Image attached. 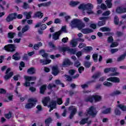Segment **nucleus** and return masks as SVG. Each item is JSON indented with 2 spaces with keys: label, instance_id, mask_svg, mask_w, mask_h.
I'll return each instance as SVG.
<instances>
[{
  "label": "nucleus",
  "instance_id": "1",
  "mask_svg": "<svg viewBox=\"0 0 126 126\" xmlns=\"http://www.w3.org/2000/svg\"><path fill=\"white\" fill-rule=\"evenodd\" d=\"M94 8V6L91 3L82 4L78 6L79 9L83 10V13H84V14L85 12H87L88 14H93V11L91 9H93Z\"/></svg>",
  "mask_w": 126,
  "mask_h": 126
},
{
  "label": "nucleus",
  "instance_id": "2",
  "mask_svg": "<svg viewBox=\"0 0 126 126\" xmlns=\"http://www.w3.org/2000/svg\"><path fill=\"white\" fill-rule=\"evenodd\" d=\"M70 25L72 28L77 27L79 29V30L85 27V24L84 23H82V21L78 19L73 20L70 24Z\"/></svg>",
  "mask_w": 126,
  "mask_h": 126
},
{
  "label": "nucleus",
  "instance_id": "3",
  "mask_svg": "<svg viewBox=\"0 0 126 126\" xmlns=\"http://www.w3.org/2000/svg\"><path fill=\"white\" fill-rule=\"evenodd\" d=\"M101 96L97 95H91L85 98V100L86 102H91L92 103L93 101L94 102H99L101 101Z\"/></svg>",
  "mask_w": 126,
  "mask_h": 126
},
{
  "label": "nucleus",
  "instance_id": "4",
  "mask_svg": "<svg viewBox=\"0 0 126 126\" xmlns=\"http://www.w3.org/2000/svg\"><path fill=\"white\" fill-rule=\"evenodd\" d=\"M28 102H29V103L27 104L25 106L26 109H30L33 108V107H35V106H36L37 99L35 98H31L29 99Z\"/></svg>",
  "mask_w": 126,
  "mask_h": 126
},
{
  "label": "nucleus",
  "instance_id": "5",
  "mask_svg": "<svg viewBox=\"0 0 126 126\" xmlns=\"http://www.w3.org/2000/svg\"><path fill=\"white\" fill-rule=\"evenodd\" d=\"M97 114L96 108L94 106L91 107L89 110H87L86 116H91L92 117H95Z\"/></svg>",
  "mask_w": 126,
  "mask_h": 126
},
{
  "label": "nucleus",
  "instance_id": "6",
  "mask_svg": "<svg viewBox=\"0 0 126 126\" xmlns=\"http://www.w3.org/2000/svg\"><path fill=\"white\" fill-rule=\"evenodd\" d=\"M25 79L26 82L24 84V86H26V87H27L28 86H30V82L29 81H34V80H36V77L25 76Z\"/></svg>",
  "mask_w": 126,
  "mask_h": 126
},
{
  "label": "nucleus",
  "instance_id": "7",
  "mask_svg": "<svg viewBox=\"0 0 126 126\" xmlns=\"http://www.w3.org/2000/svg\"><path fill=\"white\" fill-rule=\"evenodd\" d=\"M4 49L7 52H14L16 49V46L14 44H8L4 46Z\"/></svg>",
  "mask_w": 126,
  "mask_h": 126
},
{
  "label": "nucleus",
  "instance_id": "8",
  "mask_svg": "<svg viewBox=\"0 0 126 126\" xmlns=\"http://www.w3.org/2000/svg\"><path fill=\"white\" fill-rule=\"evenodd\" d=\"M11 70L10 68H8L5 72V75L4 76V78L5 80H8V79H9L12 75H13V72H10ZM9 72V73H8Z\"/></svg>",
  "mask_w": 126,
  "mask_h": 126
},
{
  "label": "nucleus",
  "instance_id": "9",
  "mask_svg": "<svg viewBox=\"0 0 126 126\" xmlns=\"http://www.w3.org/2000/svg\"><path fill=\"white\" fill-rule=\"evenodd\" d=\"M69 111H71V113L69 116V119H71L73 118L74 115H75V113H76V111L77 110L74 106H70L69 108Z\"/></svg>",
  "mask_w": 126,
  "mask_h": 126
},
{
  "label": "nucleus",
  "instance_id": "10",
  "mask_svg": "<svg viewBox=\"0 0 126 126\" xmlns=\"http://www.w3.org/2000/svg\"><path fill=\"white\" fill-rule=\"evenodd\" d=\"M61 50L62 52H66V51H67L68 53L72 54L73 55L75 54V50L72 48L70 49L69 47H62Z\"/></svg>",
  "mask_w": 126,
  "mask_h": 126
},
{
  "label": "nucleus",
  "instance_id": "11",
  "mask_svg": "<svg viewBox=\"0 0 126 126\" xmlns=\"http://www.w3.org/2000/svg\"><path fill=\"white\" fill-rule=\"evenodd\" d=\"M52 74L54 76H57L60 73V70L59 69V67L58 66H53L52 68Z\"/></svg>",
  "mask_w": 126,
  "mask_h": 126
},
{
  "label": "nucleus",
  "instance_id": "12",
  "mask_svg": "<svg viewBox=\"0 0 126 126\" xmlns=\"http://www.w3.org/2000/svg\"><path fill=\"white\" fill-rule=\"evenodd\" d=\"M15 15L16 14H14V13L9 14L6 18V22H10L15 19Z\"/></svg>",
  "mask_w": 126,
  "mask_h": 126
},
{
  "label": "nucleus",
  "instance_id": "13",
  "mask_svg": "<svg viewBox=\"0 0 126 126\" xmlns=\"http://www.w3.org/2000/svg\"><path fill=\"white\" fill-rule=\"evenodd\" d=\"M118 70V68L117 67H111V68H106L104 69V73H108V72H115V71H117Z\"/></svg>",
  "mask_w": 126,
  "mask_h": 126
},
{
  "label": "nucleus",
  "instance_id": "14",
  "mask_svg": "<svg viewBox=\"0 0 126 126\" xmlns=\"http://www.w3.org/2000/svg\"><path fill=\"white\" fill-rule=\"evenodd\" d=\"M57 105V101H52L50 102V105L48 106V108H50L49 112H52L54 109L56 108V105Z\"/></svg>",
  "mask_w": 126,
  "mask_h": 126
},
{
  "label": "nucleus",
  "instance_id": "15",
  "mask_svg": "<svg viewBox=\"0 0 126 126\" xmlns=\"http://www.w3.org/2000/svg\"><path fill=\"white\" fill-rule=\"evenodd\" d=\"M107 81H111L112 82H114L115 83H118L120 82V79L116 77H111L107 79Z\"/></svg>",
  "mask_w": 126,
  "mask_h": 126
},
{
  "label": "nucleus",
  "instance_id": "16",
  "mask_svg": "<svg viewBox=\"0 0 126 126\" xmlns=\"http://www.w3.org/2000/svg\"><path fill=\"white\" fill-rule=\"evenodd\" d=\"M116 11L117 13H125L126 12V10L125 7L121 6L117 7Z\"/></svg>",
  "mask_w": 126,
  "mask_h": 126
},
{
  "label": "nucleus",
  "instance_id": "17",
  "mask_svg": "<svg viewBox=\"0 0 126 126\" xmlns=\"http://www.w3.org/2000/svg\"><path fill=\"white\" fill-rule=\"evenodd\" d=\"M41 26V30H45L46 28H47V25L45 24H42V23H38L35 26V28H38V27H40Z\"/></svg>",
  "mask_w": 126,
  "mask_h": 126
},
{
  "label": "nucleus",
  "instance_id": "18",
  "mask_svg": "<svg viewBox=\"0 0 126 126\" xmlns=\"http://www.w3.org/2000/svg\"><path fill=\"white\" fill-rule=\"evenodd\" d=\"M50 97L49 96H47L45 97L43 100H42V103L44 105V106H45V107H47V106H48V103H49V102H50Z\"/></svg>",
  "mask_w": 126,
  "mask_h": 126
},
{
  "label": "nucleus",
  "instance_id": "19",
  "mask_svg": "<svg viewBox=\"0 0 126 126\" xmlns=\"http://www.w3.org/2000/svg\"><path fill=\"white\" fill-rule=\"evenodd\" d=\"M70 45L71 46L72 48L76 47V46H77V40H76V39H73L72 40H71Z\"/></svg>",
  "mask_w": 126,
  "mask_h": 126
},
{
  "label": "nucleus",
  "instance_id": "20",
  "mask_svg": "<svg viewBox=\"0 0 126 126\" xmlns=\"http://www.w3.org/2000/svg\"><path fill=\"white\" fill-rule=\"evenodd\" d=\"M12 59L13 60H15V61H19V60H20V54L19 53L16 52L13 55Z\"/></svg>",
  "mask_w": 126,
  "mask_h": 126
},
{
  "label": "nucleus",
  "instance_id": "21",
  "mask_svg": "<svg viewBox=\"0 0 126 126\" xmlns=\"http://www.w3.org/2000/svg\"><path fill=\"white\" fill-rule=\"evenodd\" d=\"M82 33H84V34H88L89 33H92L93 32V30L91 29H84L82 30Z\"/></svg>",
  "mask_w": 126,
  "mask_h": 126
},
{
  "label": "nucleus",
  "instance_id": "22",
  "mask_svg": "<svg viewBox=\"0 0 126 126\" xmlns=\"http://www.w3.org/2000/svg\"><path fill=\"white\" fill-rule=\"evenodd\" d=\"M61 31H59L54 33L53 35V39L54 40H59V37L61 34Z\"/></svg>",
  "mask_w": 126,
  "mask_h": 126
},
{
  "label": "nucleus",
  "instance_id": "23",
  "mask_svg": "<svg viewBox=\"0 0 126 126\" xmlns=\"http://www.w3.org/2000/svg\"><path fill=\"white\" fill-rule=\"evenodd\" d=\"M51 1H48L47 2L42 3L38 4V7H42V6H49L51 5Z\"/></svg>",
  "mask_w": 126,
  "mask_h": 126
},
{
  "label": "nucleus",
  "instance_id": "24",
  "mask_svg": "<svg viewBox=\"0 0 126 126\" xmlns=\"http://www.w3.org/2000/svg\"><path fill=\"white\" fill-rule=\"evenodd\" d=\"M46 89H47V85H42L40 88V94H44V93H45V90H46Z\"/></svg>",
  "mask_w": 126,
  "mask_h": 126
},
{
  "label": "nucleus",
  "instance_id": "25",
  "mask_svg": "<svg viewBox=\"0 0 126 126\" xmlns=\"http://www.w3.org/2000/svg\"><path fill=\"white\" fill-rule=\"evenodd\" d=\"M48 54L47 53H44L43 55H42V56L43 57V58H45L46 60L45 62L47 63H52V60L47 58H48Z\"/></svg>",
  "mask_w": 126,
  "mask_h": 126
},
{
  "label": "nucleus",
  "instance_id": "26",
  "mask_svg": "<svg viewBox=\"0 0 126 126\" xmlns=\"http://www.w3.org/2000/svg\"><path fill=\"white\" fill-rule=\"evenodd\" d=\"M35 71L36 70L34 67H31L28 69L27 72L28 74H34Z\"/></svg>",
  "mask_w": 126,
  "mask_h": 126
},
{
  "label": "nucleus",
  "instance_id": "27",
  "mask_svg": "<svg viewBox=\"0 0 126 126\" xmlns=\"http://www.w3.org/2000/svg\"><path fill=\"white\" fill-rule=\"evenodd\" d=\"M23 14L25 15V16H26L27 19H30V18H31V14H32V12H25L23 13Z\"/></svg>",
  "mask_w": 126,
  "mask_h": 126
},
{
  "label": "nucleus",
  "instance_id": "28",
  "mask_svg": "<svg viewBox=\"0 0 126 126\" xmlns=\"http://www.w3.org/2000/svg\"><path fill=\"white\" fill-rule=\"evenodd\" d=\"M29 28H30V27L29 25H27L25 26L22 29V33H25V32L28 31V30H29Z\"/></svg>",
  "mask_w": 126,
  "mask_h": 126
},
{
  "label": "nucleus",
  "instance_id": "29",
  "mask_svg": "<svg viewBox=\"0 0 126 126\" xmlns=\"http://www.w3.org/2000/svg\"><path fill=\"white\" fill-rule=\"evenodd\" d=\"M105 2L108 8H111L112 7V0H106Z\"/></svg>",
  "mask_w": 126,
  "mask_h": 126
},
{
  "label": "nucleus",
  "instance_id": "30",
  "mask_svg": "<svg viewBox=\"0 0 126 126\" xmlns=\"http://www.w3.org/2000/svg\"><path fill=\"white\" fill-rule=\"evenodd\" d=\"M126 56V53H125L123 55L121 56L117 59L118 62H122V61H124L125 60Z\"/></svg>",
  "mask_w": 126,
  "mask_h": 126
},
{
  "label": "nucleus",
  "instance_id": "31",
  "mask_svg": "<svg viewBox=\"0 0 126 126\" xmlns=\"http://www.w3.org/2000/svg\"><path fill=\"white\" fill-rule=\"evenodd\" d=\"M100 31H102V32H107L111 31V29L107 27H102L100 29Z\"/></svg>",
  "mask_w": 126,
  "mask_h": 126
},
{
  "label": "nucleus",
  "instance_id": "32",
  "mask_svg": "<svg viewBox=\"0 0 126 126\" xmlns=\"http://www.w3.org/2000/svg\"><path fill=\"white\" fill-rule=\"evenodd\" d=\"M102 114L107 115V114H110L111 113V108H106L105 110L102 111Z\"/></svg>",
  "mask_w": 126,
  "mask_h": 126
},
{
  "label": "nucleus",
  "instance_id": "33",
  "mask_svg": "<svg viewBox=\"0 0 126 126\" xmlns=\"http://www.w3.org/2000/svg\"><path fill=\"white\" fill-rule=\"evenodd\" d=\"M16 35V33L15 32H9L8 33V37L10 38V39H13L14 38V36Z\"/></svg>",
  "mask_w": 126,
  "mask_h": 126
},
{
  "label": "nucleus",
  "instance_id": "34",
  "mask_svg": "<svg viewBox=\"0 0 126 126\" xmlns=\"http://www.w3.org/2000/svg\"><path fill=\"white\" fill-rule=\"evenodd\" d=\"M117 107L120 108V109H121L123 111H126V106L123 104H118L117 105Z\"/></svg>",
  "mask_w": 126,
  "mask_h": 126
},
{
  "label": "nucleus",
  "instance_id": "35",
  "mask_svg": "<svg viewBox=\"0 0 126 126\" xmlns=\"http://www.w3.org/2000/svg\"><path fill=\"white\" fill-rule=\"evenodd\" d=\"M46 126H49L50 123H52V118H49L46 119L45 121Z\"/></svg>",
  "mask_w": 126,
  "mask_h": 126
},
{
  "label": "nucleus",
  "instance_id": "36",
  "mask_svg": "<svg viewBox=\"0 0 126 126\" xmlns=\"http://www.w3.org/2000/svg\"><path fill=\"white\" fill-rule=\"evenodd\" d=\"M42 44L41 42L38 43L37 44H35L33 46V49L34 50H38L40 47H41Z\"/></svg>",
  "mask_w": 126,
  "mask_h": 126
},
{
  "label": "nucleus",
  "instance_id": "37",
  "mask_svg": "<svg viewBox=\"0 0 126 126\" xmlns=\"http://www.w3.org/2000/svg\"><path fill=\"white\" fill-rule=\"evenodd\" d=\"M35 17H38V18H42L43 17V13L40 12H37L35 14Z\"/></svg>",
  "mask_w": 126,
  "mask_h": 126
},
{
  "label": "nucleus",
  "instance_id": "38",
  "mask_svg": "<svg viewBox=\"0 0 126 126\" xmlns=\"http://www.w3.org/2000/svg\"><path fill=\"white\" fill-rule=\"evenodd\" d=\"M93 59L94 63H97L98 62V54H94L93 55Z\"/></svg>",
  "mask_w": 126,
  "mask_h": 126
},
{
  "label": "nucleus",
  "instance_id": "39",
  "mask_svg": "<svg viewBox=\"0 0 126 126\" xmlns=\"http://www.w3.org/2000/svg\"><path fill=\"white\" fill-rule=\"evenodd\" d=\"M87 122H88V118L83 119L80 122V125H85Z\"/></svg>",
  "mask_w": 126,
  "mask_h": 126
},
{
  "label": "nucleus",
  "instance_id": "40",
  "mask_svg": "<svg viewBox=\"0 0 126 126\" xmlns=\"http://www.w3.org/2000/svg\"><path fill=\"white\" fill-rule=\"evenodd\" d=\"M4 8L1 5H0V17H1L5 14V13L4 12H1L3 10Z\"/></svg>",
  "mask_w": 126,
  "mask_h": 126
},
{
  "label": "nucleus",
  "instance_id": "41",
  "mask_svg": "<svg viewBox=\"0 0 126 126\" xmlns=\"http://www.w3.org/2000/svg\"><path fill=\"white\" fill-rule=\"evenodd\" d=\"M48 45H49L50 48H52V50H56L57 49L56 46L52 42H49L48 43Z\"/></svg>",
  "mask_w": 126,
  "mask_h": 126
},
{
  "label": "nucleus",
  "instance_id": "42",
  "mask_svg": "<svg viewBox=\"0 0 126 126\" xmlns=\"http://www.w3.org/2000/svg\"><path fill=\"white\" fill-rule=\"evenodd\" d=\"M111 14V11L107 10L102 13L103 16H109Z\"/></svg>",
  "mask_w": 126,
  "mask_h": 126
},
{
  "label": "nucleus",
  "instance_id": "43",
  "mask_svg": "<svg viewBox=\"0 0 126 126\" xmlns=\"http://www.w3.org/2000/svg\"><path fill=\"white\" fill-rule=\"evenodd\" d=\"M64 77L67 81H71V80H72V78L69 75H65Z\"/></svg>",
  "mask_w": 126,
  "mask_h": 126
},
{
  "label": "nucleus",
  "instance_id": "44",
  "mask_svg": "<svg viewBox=\"0 0 126 126\" xmlns=\"http://www.w3.org/2000/svg\"><path fill=\"white\" fill-rule=\"evenodd\" d=\"M119 22H120V20L119 19V17L118 16H115L114 17V23L116 25H118L119 24Z\"/></svg>",
  "mask_w": 126,
  "mask_h": 126
},
{
  "label": "nucleus",
  "instance_id": "45",
  "mask_svg": "<svg viewBox=\"0 0 126 126\" xmlns=\"http://www.w3.org/2000/svg\"><path fill=\"white\" fill-rule=\"evenodd\" d=\"M100 75H101V72H98L93 76V78H94V79H96V78H98Z\"/></svg>",
  "mask_w": 126,
  "mask_h": 126
},
{
  "label": "nucleus",
  "instance_id": "46",
  "mask_svg": "<svg viewBox=\"0 0 126 126\" xmlns=\"http://www.w3.org/2000/svg\"><path fill=\"white\" fill-rule=\"evenodd\" d=\"M14 14H15V19H16V18H18V19H22V17H23V16L22 15V14H17V13H14Z\"/></svg>",
  "mask_w": 126,
  "mask_h": 126
},
{
  "label": "nucleus",
  "instance_id": "47",
  "mask_svg": "<svg viewBox=\"0 0 126 126\" xmlns=\"http://www.w3.org/2000/svg\"><path fill=\"white\" fill-rule=\"evenodd\" d=\"M84 49L87 52H90V51H92V50H93V48L91 46H87L85 47Z\"/></svg>",
  "mask_w": 126,
  "mask_h": 126
},
{
  "label": "nucleus",
  "instance_id": "48",
  "mask_svg": "<svg viewBox=\"0 0 126 126\" xmlns=\"http://www.w3.org/2000/svg\"><path fill=\"white\" fill-rule=\"evenodd\" d=\"M103 85H104L105 86H107V87H111V86H112L113 84L108 82H104L103 83Z\"/></svg>",
  "mask_w": 126,
  "mask_h": 126
},
{
  "label": "nucleus",
  "instance_id": "49",
  "mask_svg": "<svg viewBox=\"0 0 126 126\" xmlns=\"http://www.w3.org/2000/svg\"><path fill=\"white\" fill-rule=\"evenodd\" d=\"M119 94H121L120 91H115L111 94V96H115V95H119Z\"/></svg>",
  "mask_w": 126,
  "mask_h": 126
},
{
  "label": "nucleus",
  "instance_id": "50",
  "mask_svg": "<svg viewBox=\"0 0 126 126\" xmlns=\"http://www.w3.org/2000/svg\"><path fill=\"white\" fill-rule=\"evenodd\" d=\"M65 26L62 27L61 30L59 31H61V34L63 33V32H64V33H66V29Z\"/></svg>",
  "mask_w": 126,
  "mask_h": 126
},
{
  "label": "nucleus",
  "instance_id": "51",
  "mask_svg": "<svg viewBox=\"0 0 126 126\" xmlns=\"http://www.w3.org/2000/svg\"><path fill=\"white\" fill-rule=\"evenodd\" d=\"M78 3H79V2L77 1H71L70 2V5H71L72 6H75V5H77Z\"/></svg>",
  "mask_w": 126,
  "mask_h": 126
},
{
  "label": "nucleus",
  "instance_id": "52",
  "mask_svg": "<svg viewBox=\"0 0 126 126\" xmlns=\"http://www.w3.org/2000/svg\"><path fill=\"white\" fill-rule=\"evenodd\" d=\"M106 22L105 21H100L98 23V26H103V25H105Z\"/></svg>",
  "mask_w": 126,
  "mask_h": 126
},
{
  "label": "nucleus",
  "instance_id": "53",
  "mask_svg": "<svg viewBox=\"0 0 126 126\" xmlns=\"http://www.w3.org/2000/svg\"><path fill=\"white\" fill-rule=\"evenodd\" d=\"M84 47H86V44L84 43H80L78 46V48L80 49H82V48H84Z\"/></svg>",
  "mask_w": 126,
  "mask_h": 126
},
{
  "label": "nucleus",
  "instance_id": "54",
  "mask_svg": "<svg viewBox=\"0 0 126 126\" xmlns=\"http://www.w3.org/2000/svg\"><path fill=\"white\" fill-rule=\"evenodd\" d=\"M119 44L118 42H113L111 45H110V48H115V47H117L118 46Z\"/></svg>",
  "mask_w": 126,
  "mask_h": 126
},
{
  "label": "nucleus",
  "instance_id": "55",
  "mask_svg": "<svg viewBox=\"0 0 126 126\" xmlns=\"http://www.w3.org/2000/svg\"><path fill=\"white\" fill-rule=\"evenodd\" d=\"M53 87H56V85L53 84H49L48 86V89H49V90H51V89H52Z\"/></svg>",
  "mask_w": 126,
  "mask_h": 126
},
{
  "label": "nucleus",
  "instance_id": "56",
  "mask_svg": "<svg viewBox=\"0 0 126 126\" xmlns=\"http://www.w3.org/2000/svg\"><path fill=\"white\" fill-rule=\"evenodd\" d=\"M57 103L58 105H62L63 104V99L62 98H57Z\"/></svg>",
  "mask_w": 126,
  "mask_h": 126
},
{
  "label": "nucleus",
  "instance_id": "57",
  "mask_svg": "<svg viewBox=\"0 0 126 126\" xmlns=\"http://www.w3.org/2000/svg\"><path fill=\"white\" fill-rule=\"evenodd\" d=\"M115 114L119 116V115H121V111L119 109L116 108L115 110Z\"/></svg>",
  "mask_w": 126,
  "mask_h": 126
},
{
  "label": "nucleus",
  "instance_id": "58",
  "mask_svg": "<svg viewBox=\"0 0 126 126\" xmlns=\"http://www.w3.org/2000/svg\"><path fill=\"white\" fill-rule=\"evenodd\" d=\"M23 7L24 9H27V8H29V5L27 3L24 2Z\"/></svg>",
  "mask_w": 126,
  "mask_h": 126
},
{
  "label": "nucleus",
  "instance_id": "59",
  "mask_svg": "<svg viewBox=\"0 0 126 126\" xmlns=\"http://www.w3.org/2000/svg\"><path fill=\"white\" fill-rule=\"evenodd\" d=\"M113 41H114V39L113 38V37H112V36L108 37V38L107 39V42L108 43H112V42H113Z\"/></svg>",
  "mask_w": 126,
  "mask_h": 126
},
{
  "label": "nucleus",
  "instance_id": "60",
  "mask_svg": "<svg viewBox=\"0 0 126 126\" xmlns=\"http://www.w3.org/2000/svg\"><path fill=\"white\" fill-rule=\"evenodd\" d=\"M5 117L6 119H10L11 118V112H9V113L5 114Z\"/></svg>",
  "mask_w": 126,
  "mask_h": 126
},
{
  "label": "nucleus",
  "instance_id": "61",
  "mask_svg": "<svg viewBox=\"0 0 126 126\" xmlns=\"http://www.w3.org/2000/svg\"><path fill=\"white\" fill-rule=\"evenodd\" d=\"M19 77H20V75H15L13 77V79L15 81H17V80H18V78H19Z\"/></svg>",
  "mask_w": 126,
  "mask_h": 126
},
{
  "label": "nucleus",
  "instance_id": "62",
  "mask_svg": "<svg viewBox=\"0 0 126 126\" xmlns=\"http://www.w3.org/2000/svg\"><path fill=\"white\" fill-rule=\"evenodd\" d=\"M84 70V67L83 66H81L78 68V71L79 73H82V71Z\"/></svg>",
  "mask_w": 126,
  "mask_h": 126
},
{
  "label": "nucleus",
  "instance_id": "63",
  "mask_svg": "<svg viewBox=\"0 0 126 126\" xmlns=\"http://www.w3.org/2000/svg\"><path fill=\"white\" fill-rule=\"evenodd\" d=\"M23 61H28V55L25 54L23 57Z\"/></svg>",
  "mask_w": 126,
  "mask_h": 126
},
{
  "label": "nucleus",
  "instance_id": "64",
  "mask_svg": "<svg viewBox=\"0 0 126 126\" xmlns=\"http://www.w3.org/2000/svg\"><path fill=\"white\" fill-rule=\"evenodd\" d=\"M61 22V19L57 18L54 20V23L58 24Z\"/></svg>",
  "mask_w": 126,
  "mask_h": 126
}]
</instances>
